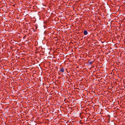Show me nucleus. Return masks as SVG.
Listing matches in <instances>:
<instances>
[{
  "label": "nucleus",
  "mask_w": 125,
  "mask_h": 125,
  "mask_svg": "<svg viewBox=\"0 0 125 125\" xmlns=\"http://www.w3.org/2000/svg\"><path fill=\"white\" fill-rule=\"evenodd\" d=\"M83 33L84 35H86L88 34V32L86 30H85L83 31Z\"/></svg>",
  "instance_id": "1"
},
{
  "label": "nucleus",
  "mask_w": 125,
  "mask_h": 125,
  "mask_svg": "<svg viewBox=\"0 0 125 125\" xmlns=\"http://www.w3.org/2000/svg\"><path fill=\"white\" fill-rule=\"evenodd\" d=\"M93 62L92 61H90V60H89L88 62V63L89 64V65H90Z\"/></svg>",
  "instance_id": "2"
},
{
  "label": "nucleus",
  "mask_w": 125,
  "mask_h": 125,
  "mask_svg": "<svg viewBox=\"0 0 125 125\" xmlns=\"http://www.w3.org/2000/svg\"><path fill=\"white\" fill-rule=\"evenodd\" d=\"M60 71L62 72H64V69L63 68H62L61 69Z\"/></svg>",
  "instance_id": "3"
}]
</instances>
